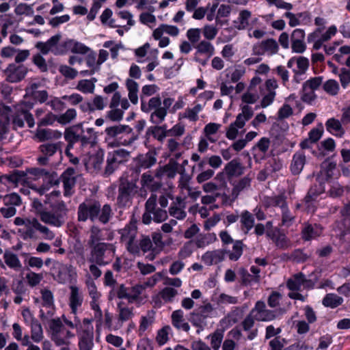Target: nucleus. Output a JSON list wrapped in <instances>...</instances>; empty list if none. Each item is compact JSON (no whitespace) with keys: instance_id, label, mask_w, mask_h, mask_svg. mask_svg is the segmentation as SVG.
Here are the masks:
<instances>
[{"instance_id":"nucleus-1","label":"nucleus","mask_w":350,"mask_h":350,"mask_svg":"<svg viewBox=\"0 0 350 350\" xmlns=\"http://www.w3.org/2000/svg\"><path fill=\"white\" fill-rule=\"evenodd\" d=\"M49 197L45 196L43 202L38 198H33L31 206L35 213L44 224L55 228L62 227L66 222L68 209L66 203L57 201L51 206V210L48 211L45 205L49 203Z\"/></svg>"},{"instance_id":"nucleus-2","label":"nucleus","mask_w":350,"mask_h":350,"mask_svg":"<svg viewBox=\"0 0 350 350\" xmlns=\"http://www.w3.org/2000/svg\"><path fill=\"white\" fill-rule=\"evenodd\" d=\"M113 216V212L110 204H105L101 206L99 201L94 199H86L79 204L77 208V220L85 222L90 220L92 222L99 221L102 224H107Z\"/></svg>"},{"instance_id":"nucleus-3","label":"nucleus","mask_w":350,"mask_h":350,"mask_svg":"<svg viewBox=\"0 0 350 350\" xmlns=\"http://www.w3.org/2000/svg\"><path fill=\"white\" fill-rule=\"evenodd\" d=\"M14 224L23 228L18 229V233L23 240L37 239V232L43 235L46 239L52 240L55 237L54 232L46 226L42 224L36 217H16Z\"/></svg>"},{"instance_id":"nucleus-4","label":"nucleus","mask_w":350,"mask_h":350,"mask_svg":"<svg viewBox=\"0 0 350 350\" xmlns=\"http://www.w3.org/2000/svg\"><path fill=\"white\" fill-rule=\"evenodd\" d=\"M168 217L165 209L160 208L157 205V196L151 194L145 203V211L142 215V220L144 224H150L152 221L156 223H161Z\"/></svg>"},{"instance_id":"nucleus-5","label":"nucleus","mask_w":350,"mask_h":350,"mask_svg":"<svg viewBox=\"0 0 350 350\" xmlns=\"http://www.w3.org/2000/svg\"><path fill=\"white\" fill-rule=\"evenodd\" d=\"M91 250L88 258L89 262H96L99 266L107 265L115 254L116 247L111 243H102L90 246Z\"/></svg>"},{"instance_id":"nucleus-6","label":"nucleus","mask_w":350,"mask_h":350,"mask_svg":"<svg viewBox=\"0 0 350 350\" xmlns=\"http://www.w3.org/2000/svg\"><path fill=\"white\" fill-rule=\"evenodd\" d=\"M49 326L51 331L52 340L57 345L70 344V339L74 336V334L66 329L59 318L51 319Z\"/></svg>"},{"instance_id":"nucleus-7","label":"nucleus","mask_w":350,"mask_h":350,"mask_svg":"<svg viewBox=\"0 0 350 350\" xmlns=\"http://www.w3.org/2000/svg\"><path fill=\"white\" fill-rule=\"evenodd\" d=\"M64 135L70 148H73L74 144L77 142H80L82 146H85L91 143V137L84 134L82 122L66 128Z\"/></svg>"},{"instance_id":"nucleus-8","label":"nucleus","mask_w":350,"mask_h":350,"mask_svg":"<svg viewBox=\"0 0 350 350\" xmlns=\"http://www.w3.org/2000/svg\"><path fill=\"white\" fill-rule=\"evenodd\" d=\"M137 192V186L135 182L121 178L118 186V196L117 202L120 206H126L132 200Z\"/></svg>"},{"instance_id":"nucleus-9","label":"nucleus","mask_w":350,"mask_h":350,"mask_svg":"<svg viewBox=\"0 0 350 350\" xmlns=\"http://www.w3.org/2000/svg\"><path fill=\"white\" fill-rule=\"evenodd\" d=\"M253 115L252 108L248 105H244L242 107V112L237 116L235 122L230 124L226 132V137L231 140L234 139L238 135V129L243 128L245 122L249 120Z\"/></svg>"},{"instance_id":"nucleus-10","label":"nucleus","mask_w":350,"mask_h":350,"mask_svg":"<svg viewBox=\"0 0 350 350\" xmlns=\"http://www.w3.org/2000/svg\"><path fill=\"white\" fill-rule=\"evenodd\" d=\"M213 310V308L209 303L204 306H200L190 313L189 321L193 326L202 329L204 326L206 324V319L210 317Z\"/></svg>"},{"instance_id":"nucleus-11","label":"nucleus","mask_w":350,"mask_h":350,"mask_svg":"<svg viewBox=\"0 0 350 350\" xmlns=\"http://www.w3.org/2000/svg\"><path fill=\"white\" fill-rule=\"evenodd\" d=\"M28 69L24 65H16L15 64H10L7 68L3 71L6 81L10 83H17L23 80L27 73Z\"/></svg>"},{"instance_id":"nucleus-12","label":"nucleus","mask_w":350,"mask_h":350,"mask_svg":"<svg viewBox=\"0 0 350 350\" xmlns=\"http://www.w3.org/2000/svg\"><path fill=\"white\" fill-rule=\"evenodd\" d=\"M278 51V44L273 38H269L260 43L254 44L252 48L253 54L263 55L265 53L270 55L275 54Z\"/></svg>"},{"instance_id":"nucleus-13","label":"nucleus","mask_w":350,"mask_h":350,"mask_svg":"<svg viewBox=\"0 0 350 350\" xmlns=\"http://www.w3.org/2000/svg\"><path fill=\"white\" fill-rule=\"evenodd\" d=\"M336 168V163L335 162L325 161L321 164V170L317 175V182L320 184H323L330 181L334 175V170Z\"/></svg>"},{"instance_id":"nucleus-14","label":"nucleus","mask_w":350,"mask_h":350,"mask_svg":"<svg viewBox=\"0 0 350 350\" xmlns=\"http://www.w3.org/2000/svg\"><path fill=\"white\" fill-rule=\"evenodd\" d=\"M77 172L73 167H68L61 176L62 181L64 184V196H70L71 189L75 186L77 181Z\"/></svg>"},{"instance_id":"nucleus-15","label":"nucleus","mask_w":350,"mask_h":350,"mask_svg":"<svg viewBox=\"0 0 350 350\" xmlns=\"http://www.w3.org/2000/svg\"><path fill=\"white\" fill-rule=\"evenodd\" d=\"M136 233V228L131 226H126L122 232V241H126L127 250L133 254L139 252V247L134 243Z\"/></svg>"},{"instance_id":"nucleus-16","label":"nucleus","mask_w":350,"mask_h":350,"mask_svg":"<svg viewBox=\"0 0 350 350\" xmlns=\"http://www.w3.org/2000/svg\"><path fill=\"white\" fill-rule=\"evenodd\" d=\"M305 32L301 29H295L291 34V48L293 52L302 53L306 49L304 43Z\"/></svg>"},{"instance_id":"nucleus-17","label":"nucleus","mask_w":350,"mask_h":350,"mask_svg":"<svg viewBox=\"0 0 350 350\" xmlns=\"http://www.w3.org/2000/svg\"><path fill=\"white\" fill-rule=\"evenodd\" d=\"M62 38L60 34H56L52 36L45 42H38L36 44V47L40 51L43 55H46L49 52L55 55V50L57 49L59 42Z\"/></svg>"},{"instance_id":"nucleus-18","label":"nucleus","mask_w":350,"mask_h":350,"mask_svg":"<svg viewBox=\"0 0 350 350\" xmlns=\"http://www.w3.org/2000/svg\"><path fill=\"white\" fill-rule=\"evenodd\" d=\"M146 286L144 284H137L130 288L129 304H140L147 298L145 295Z\"/></svg>"},{"instance_id":"nucleus-19","label":"nucleus","mask_w":350,"mask_h":350,"mask_svg":"<svg viewBox=\"0 0 350 350\" xmlns=\"http://www.w3.org/2000/svg\"><path fill=\"white\" fill-rule=\"evenodd\" d=\"M72 265H68L59 262H55L53 269L55 271V279L58 282L64 284L68 278V275L72 270Z\"/></svg>"},{"instance_id":"nucleus-20","label":"nucleus","mask_w":350,"mask_h":350,"mask_svg":"<svg viewBox=\"0 0 350 350\" xmlns=\"http://www.w3.org/2000/svg\"><path fill=\"white\" fill-rule=\"evenodd\" d=\"M185 207V203L184 200L181 197H177L176 202H173L169 208V214L177 219H183L187 215L186 212L184 211Z\"/></svg>"},{"instance_id":"nucleus-21","label":"nucleus","mask_w":350,"mask_h":350,"mask_svg":"<svg viewBox=\"0 0 350 350\" xmlns=\"http://www.w3.org/2000/svg\"><path fill=\"white\" fill-rule=\"evenodd\" d=\"M140 183L142 188H146L152 192L159 190L163 185L160 180H156L154 177L148 173L142 175Z\"/></svg>"},{"instance_id":"nucleus-22","label":"nucleus","mask_w":350,"mask_h":350,"mask_svg":"<svg viewBox=\"0 0 350 350\" xmlns=\"http://www.w3.org/2000/svg\"><path fill=\"white\" fill-rule=\"evenodd\" d=\"M306 158L303 152H297L293 157L291 163V171L294 175H298L303 170Z\"/></svg>"},{"instance_id":"nucleus-23","label":"nucleus","mask_w":350,"mask_h":350,"mask_svg":"<svg viewBox=\"0 0 350 350\" xmlns=\"http://www.w3.org/2000/svg\"><path fill=\"white\" fill-rule=\"evenodd\" d=\"M93 327L83 329L80 334V350H91L93 347Z\"/></svg>"},{"instance_id":"nucleus-24","label":"nucleus","mask_w":350,"mask_h":350,"mask_svg":"<svg viewBox=\"0 0 350 350\" xmlns=\"http://www.w3.org/2000/svg\"><path fill=\"white\" fill-rule=\"evenodd\" d=\"M62 133L57 130L39 129H37L35 136L40 142H46L53 139H58L62 137Z\"/></svg>"},{"instance_id":"nucleus-25","label":"nucleus","mask_w":350,"mask_h":350,"mask_svg":"<svg viewBox=\"0 0 350 350\" xmlns=\"http://www.w3.org/2000/svg\"><path fill=\"white\" fill-rule=\"evenodd\" d=\"M244 169L239 159H234L226 164L224 170L229 177H233L241 175Z\"/></svg>"},{"instance_id":"nucleus-26","label":"nucleus","mask_w":350,"mask_h":350,"mask_svg":"<svg viewBox=\"0 0 350 350\" xmlns=\"http://www.w3.org/2000/svg\"><path fill=\"white\" fill-rule=\"evenodd\" d=\"M118 321L122 323L129 321L134 316L133 307H129L123 301H120L117 305Z\"/></svg>"},{"instance_id":"nucleus-27","label":"nucleus","mask_w":350,"mask_h":350,"mask_svg":"<svg viewBox=\"0 0 350 350\" xmlns=\"http://www.w3.org/2000/svg\"><path fill=\"white\" fill-rule=\"evenodd\" d=\"M323 228L317 224H306L302 229V238L305 241H310L319 237L322 233Z\"/></svg>"},{"instance_id":"nucleus-28","label":"nucleus","mask_w":350,"mask_h":350,"mask_svg":"<svg viewBox=\"0 0 350 350\" xmlns=\"http://www.w3.org/2000/svg\"><path fill=\"white\" fill-rule=\"evenodd\" d=\"M70 295L69 298L70 301V306L72 309V312L73 314H76L77 308L81 306L83 301L82 296L79 292V289L76 286H71L70 287Z\"/></svg>"},{"instance_id":"nucleus-29","label":"nucleus","mask_w":350,"mask_h":350,"mask_svg":"<svg viewBox=\"0 0 350 350\" xmlns=\"http://www.w3.org/2000/svg\"><path fill=\"white\" fill-rule=\"evenodd\" d=\"M103 162V152L99 151L90 157L86 167L88 169L92 170V172H98L102 168Z\"/></svg>"},{"instance_id":"nucleus-30","label":"nucleus","mask_w":350,"mask_h":350,"mask_svg":"<svg viewBox=\"0 0 350 350\" xmlns=\"http://www.w3.org/2000/svg\"><path fill=\"white\" fill-rule=\"evenodd\" d=\"M183 312L181 310H177L172 314V321L173 325L178 329H182L185 332H188L190 329L189 325L184 321Z\"/></svg>"},{"instance_id":"nucleus-31","label":"nucleus","mask_w":350,"mask_h":350,"mask_svg":"<svg viewBox=\"0 0 350 350\" xmlns=\"http://www.w3.org/2000/svg\"><path fill=\"white\" fill-rule=\"evenodd\" d=\"M154 152H148L145 155L138 158L137 167L139 168L147 169L154 165L157 162Z\"/></svg>"},{"instance_id":"nucleus-32","label":"nucleus","mask_w":350,"mask_h":350,"mask_svg":"<svg viewBox=\"0 0 350 350\" xmlns=\"http://www.w3.org/2000/svg\"><path fill=\"white\" fill-rule=\"evenodd\" d=\"M104 240L102 230L97 226H92L90 229V237L88 244L89 246L103 243Z\"/></svg>"},{"instance_id":"nucleus-33","label":"nucleus","mask_w":350,"mask_h":350,"mask_svg":"<svg viewBox=\"0 0 350 350\" xmlns=\"http://www.w3.org/2000/svg\"><path fill=\"white\" fill-rule=\"evenodd\" d=\"M254 178V175L251 176L250 174H247L245 177L240 179L236 184H234L233 189H232V195L237 197L239 193L248 189L250 187L251 181Z\"/></svg>"},{"instance_id":"nucleus-34","label":"nucleus","mask_w":350,"mask_h":350,"mask_svg":"<svg viewBox=\"0 0 350 350\" xmlns=\"http://www.w3.org/2000/svg\"><path fill=\"white\" fill-rule=\"evenodd\" d=\"M325 191V185L323 184L318 183L310 187L307 195L304 198L306 204H310L314 201L316 198Z\"/></svg>"},{"instance_id":"nucleus-35","label":"nucleus","mask_w":350,"mask_h":350,"mask_svg":"<svg viewBox=\"0 0 350 350\" xmlns=\"http://www.w3.org/2000/svg\"><path fill=\"white\" fill-rule=\"evenodd\" d=\"M241 229L245 230L247 234L251 230L254 224V217L253 215L247 211H244L240 215Z\"/></svg>"},{"instance_id":"nucleus-36","label":"nucleus","mask_w":350,"mask_h":350,"mask_svg":"<svg viewBox=\"0 0 350 350\" xmlns=\"http://www.w3.org/2000/svg\"><path fill=\"white\" fill-rule=\"evenodd\" d=\"M306 281L305 276L302 273L295 275L292 278L287 281V287L293 291H298L301 289V286Z\"/></svg>"},{"instance_id":"nucleus-37","label":"nucleus","mask_w":350,"mask_h":350,"mask_svg":"<svg viewBox=\"0 0 350 350\" xmlns=\"http://www.w3.org/2000/svg\"><path fill=\"white\" fill-rule=\"evenodd\" d=\"M62 142L46 143L39 146L40 152L48 157L53 156L57 151L61 150Z\"/></svg>"},{"instance_id":"nucleus-38","label":"nucleus","mask_w":350,"mask_h":350,"mask_svg":"<svg viewBox=\"0 0 350 350\" xmlns=\"http://www.w3.org/2000/svg\"><path fill=\"white\" fill-rule=\"evenodd\" d=\"M343 302L342 297L333 293H329L325 295L322 301V304L325 307L334 308L341 305Z\"/></svg>"},{"instance_id":"nucleus-39","label":"nucleus","mask_w":350,"mask_h":350,"mask_svg":"<svg viewBox=\"0 0 350 350\" xmlns=\"http://www.w3.org/2000/svg\"><path fill=\"white\" fill-rule=\"evenodd\" d=\"M85 285L88 293L92 299H98L100 297V293L98 291L96 284L90 274L86 275Z\"/></svg>"},{"instance_id":"nucleus-40","label":"nucleus","mask_w":350,"mask_h":350,"mask_svg":"<svg viewBox=\"0 0 350 350\" xmlns=\"http://www.w3.org/2000/svg\"><path fill=\"white\" fill-rule=\"evenodd\" d=\"M166 131L167 126L165 125L158 126V124H156V126H150L148 129L147 134H151L159 141L162 142L167 136Z\"/></svg>"},{"instance_id":"nucleus-41","label":"nucleus","mask_w":350,"mask_h":350,"mask_svg":"<svg viewBox=\"0 0 350 350\" xmlns=\"http://www.w3.org/2000/svg\"><path fill=\"white\" fill-rule=\"evenodd\" d=\"M5 264L10 268L18 270L21 267V262L18 256L8 251H5L3 255Z\"/></svg>"},{"instance_id":"nucleus-42","label":"nucleus","mask_w":350,"mask_h":350,"mask_svg":"<svg viewBox=\"0 0 350 350\" xmlns=\"http://www.w3.org/2000/svg\"><path fill=\"white\" fill-rule=\"evenodd\" d=\"M243 243L241 241H236L234 242L232 251L226 250V254H228L230 260H237L243 253Z\"/></svg>"},{"instance_id":"nucleus-43","label":"nucleus","mask_w":350,"mask_h":350,"mask_svg":"<svg viewBox=\"0 0 350 350\" xmlns=\"http://www.w3.org/2000/svg\"><path fill=\"white\" fill-rule=\"evenodd\" d=\"M27 172L33 176L34 179H38L41 177L46 176V178H53V176H57V174L53 172L51 174L50 172L46 170L45 169L39 168V167H31L27 170Z\"/></svg>"},{"instance_id":"nucleus-44","label":"nucleus","mask_w":350,"mask_h":350,"mask_svg":"<svg viewBox=\"0 0 350 350\" xmlns=\"http://www.w3.org/2000/svg\"><path fill=\"white\" fill-rule=\"evenodd\" d=\"M132 129L126 125H117L108 127L105 129V133L109 137H115L124 132L130 133Z\"/></svg>"},{"instance_id":"nucleus-45","label":"nucleus","mask_w":350,"mask_h":350,"mask_svg":"<svg viewBox=\"0 0 350 350\" xmlns=\"http://www.w3.org/2000/svg\"><path fill=\"white\" fill-rule=\"evenodd\" d=\"M31 338L35 342H40L43 338L42 335V328L41 324L34 319H32L31 323Z\"/></svg>"},{"instance_id":"nucleus-46","label":"nucleus","mask_w":350,"mask_h":350,"mask_svg":"<svg viewBox=\"0 0 350 350\" xmlns=\"http://www.w3.org/2000/svg\"><path fill=\"white\" fill-rule=\"evenodd\" d=\"M77 113L75 109H68L65 113L58 116L57 122L62 125L70 123L77 117Z\"/></svg>"},{"instance_id":"nucleus-47","label":"nucleus","mask_w":350,"mask_h":350,"mask_svg":"<svg viewBox=\"0 0 350 350\" xmlns=\"http://www.w3.org/2000/svg\"><path fill=\"white\" fill-rule=\"evenodd\" d=\"M167 113L165 108L159 107V109H154L150 114V121L152 124H159L165 120Z\"/></svg>"},{"instance_id":"nucleus-48","label":"nucleus","mask_w":350,"mask_h":350,"mask_svg":"<svg viewBox=\"0 0 350 350\" xmlns=\"http://www.w3.org/2000/svg\"><path fill=\"white\" fill-rule=\"evenodd\" d=\"M239 274L241 276L242 284L244 285L250 284L252 282H258L260 280V275H252L244 268L239 269Z\"/></svg>"},{"instance_id":"nucleus-49","label":"nucleus","mask_w":350,"mask_h":350,"mask_svg":"<svg viewBox=\"0 0 350 350\" xmlns=\"http://www.w3.org/2000/svg\"><path fill=\"white\" fill-rule=\"evenodd\" d=\"M223 177H224V174H222V173L218 174L216 176L215 179L217 180H220L221 183L219 185H217L213 182H209V183H205L203 185V189L206 192H212L215 190H217L219 188H220L221 187H224L226 185V183L224 181H221L223 179Z\"/></svg>"},{"instance_id":"nucleus-50","label":"nucleus","mask_w":350,"mask_h":350,"mask_svg":"<svg viewBox=\"0 0 350 350\" xmlns=\"http://www.w3.org/2000/svg\"><path fill=\"white\" fill-rule=\"evenodd\" d=\"M94 82L87 79L80 80L77 86V89L83 93L91 94L94 92Z\"/></svg>"},{"instance_id":"nucleus-51","label":"nucleus","mask_w":350,"mask_h":350,"mask_svg":"<svg viewBox=\"0 0 350 350\" xmlns=\"http://www.w3.org/2000/svg\"><path fill=\"white\" fill-rule=\"evenodd\" d=\"M251 16V12L247 10H243L239 14V23L238 25H235L234 27L239 29L242 30L245 29L249 25V18Z\"/></svg>"},{"instance_id":"nucleus-52","label":"nucleus","mask_w":350,"mask_h":350,"mask_svg":"<svg viewBox=\"0 0 350 350\" xmlns=\"http://www.w3.org/2000/svg\"><path fill=\"white\" fill-rule=\"evenodd\" d=\"M159 295L165 302H172L178 295V291L172 287H165L159 293Z\"/></svg>"},{"instance_id":"nucleus-53","label":"nucleus","mask_w":350,"mask_h":350,"mask_svg":"<svg viewBox=\"0 0 350 350\" xmlns=\"http://www.w3.org/2000/svg\"><path fill=\"white\" fill-rule=\"evenodd\" d=\"M74 40L68 39L59 44L57 49L55 50V55H63L71 51L73 47Z\"/></svg>"},{"instance_id":"nucleus-54","label":"nucleus","mask_w":350,"mask_h":350,"mask_svg":"<svg viewBox=\"0 0 350 350\" xmlns=\"http://www.w3.org/2000/svg\"><path fill=\"white\" fill-rule=\"evenodd\" d=\"M109 154L120 165L126 161L129 156V152L124 149H119L114 150L111 153H109Z\"/></svg>"},{"instance_id":"nucleus-55","label":"nucleus","mask_w":350,"mask_h":350,"mask_svg":"<svg viewBox=\"0 0 350 350\" xmlns=\"http://www.w3.org/2000/svg\"><path fill=\"white\" fill-rule=\"evenodd\" d=\"M323 89L327 94L335 96L338 92L339 84L336 81L329 79L324 83Z\"/></svg>"},{"instance_id":"nucleus-56","label":"nucleus","mask_w":350,"mask_h":350,"mask_svg":"<svg viewBox=\"0 0 350 350\" xmlns=\"http://www.w3.org/2000/svg\"><path fill=\"white\" fill-rule=\"evenodd\" d=\"M326 127L329 132H339L340 135L344 133L340 122L335 118L329 119L326 122Z\"/></svg>"},{"instance_id":"nucleus-57","label":"nucleus","mask_w":350,"mask_h":350,"mask_svg":"<svg viewBox=\"0 0 350 350\" xmlns=\"http://www.w3.org/2000/svg\"><path fill=\"white\" fill-rule=\"evenodd\" d=\"M273 242L275 244L278 248L281 250H286L291 245L290 240L282 232Z\"/></svg>"},{"instance_id":"nucleus-58","label":"nucleus","mask_w":350,"mask_h":350,"mask_svg":"<svg viewBox=\"0 0 350 350\" xmlns=\"http://www.w3.org/2000/svg\"><path fill=\"white\" fill-rule=\"evenodd\" d=\"M86 64L91 68L89 74L93 75L96 71L99 69L100 65L97 64L96 54L91 53L86 56Z\"/></svg>"},{"instance_id":"nucleus-59","label":"nucleus","mask_w":350,"mask_h":350,"mask_svg":"<svg viewBox=\"0 0 350 350\" xmlns=\"http://www.w3.org/2000/svg\"><path fill=\"white\" fill-rule=\"evenodd\" d=\"M107 164L104 170V175L108 176L112 174L115 170L119 167V164L113 158L108 154L107 158Z\"/></svg>"},{"instance_id":"nucleus-60","label":"nucleus","mask_w":350,"mask_h":350,"mask_svg":"<svg viewBox=\"0 0 350 350\" xmlns=\"http://www.w3.org/2000/svg\"><path fill=\"white\" fill-rule=\"evenodd\" d=\"M202 108L200 104L196 105L192 109L187 108L183 117L188 118L191 121L196 122L198 119V113L202 110Z\"/></svg>"},{"instance_id":"nucleus-61","label":"nucleus","mask_w":350,"mask_h":350,"mask_svg":"<svg viewBox=\"0 0 350 350\" xmlns=\"http://www.w3.org/2000/svg\"><path fill=\"white\" fill-rule=\"evenodd\" d=\"M107 98H104L102 96L96 95L94 97L92 105L95 110L101 111L107 106Z\"/></svg>"},{"instance_id":"nucleus-62","label":"nucleus","mask_w":350,"mask_h":350,"mask_svg":"<svg viewBox=\"0 0 350 350\" xmlns=\"http://www.w3.org/2000/svg\"><path fill=\"white\" fill-rule=\"evenodd\" d=\"M179 171V165L176 161H170L168 164L164 166V172L167 174V176L170 178H173L176 174Z\"/></svg>"},{"instance_id":"nucleus-63","label":"nucleus","mask_w":350,"mask_h":350,"mask_svg":"<svg viewBox=\"0 0 350 350\" xmlns=\"http://www.w3.org/2000/svg\"><path fill=\"white\" fill-rule=\"evenodd\" d=\"M32 62L41 72H44L48 70L46 60L40 53H37L33 56Z\"/></svg>"},{"instance_id":"nucleus-64","label":"nucleus","mask_w":350,"mask_h":350,"mask_svg":"<svg viewBox=\"0 0 350 350\" xmlns=\"http://www.w3.org/2000/svg\"><path fill=\"white\" fill-rule=\"evenodd\" d=\"M223 337V333L219 330L215 332L211 336V345L214 350H218L219 349Z\"/></svg>"}]
</instances>
